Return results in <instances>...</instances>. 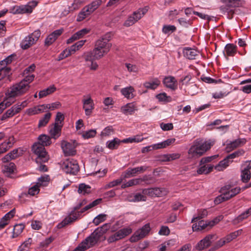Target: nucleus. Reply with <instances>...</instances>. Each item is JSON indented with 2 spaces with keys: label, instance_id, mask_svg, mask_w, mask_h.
<instances>
[{
  "label": "nucleus",
  "instance_id": "obj_1",
  "mask_svg": "<svg viewBox=\"0 0 251 251\" xmlns=\"http://www.w3.org/2000/svg\"><path fill=\"white\" fill-rule=\"evenodd\" d=\"M109 40L106 35L98 40L93 50L86 52V60H90L92 58L100 59L107 54L112 47Z\"/></svg>",
  "mask_w": 251,
  "mask_h": 251
},
{
  "label": "nucleus",
  "instance_id": "obj_2",
  "mask_svg": "<svg viewBox=\"0 0 251 251\" xmlns=\"http://www.w3.org/2000/svg\"><path fill=\"white\" fill-rule=\"evenodd\" d=\"M214 145V142L210 140L204 141L197 139L192 143L188 151V158L197 159L203 155Z\"/></svg>",
  "mask_w": 251,
  "mask_h": 251
},
{
  "label": "nucleus",
  "instance_id": "obj_3",
  "mask_svg": "<svg viewBox=\"0 0 251 251\" xmlns=\"http://www.w3.org/2000/svg\"><path fill=\"white\" fill-rule=\"evenodd\" d=\"M24 76H25V78L20 82L13 85L8 90L11 96L15 97L20 96L28 90L29 84L34 80L35 76L30 74L24 75Z\"/></svg>",
  "mask_w": 251,
  "mask_h": 251
},
{
  "label": "nucleus",
  "instance_id": "obj_4",
  "mask_svg": "<svg viewBox=\"0 0 251 251\" xmlns=\"http://www.w3.org/2000/svg\"><path fill=\"white\" fill-rule=\"evenodd\" d=\"M101 199H98L84 207L79 212H73V213H71L68 217L65 218L62 222L57 225L58 228H62L74 222L77 219L78 217L80 216L81 213H82L85 211L98 205L101 202Z\"/></svg>",
  "mask_w": 251,
  "mask_h": 251
},
{
  "label": "nucleus",
  "instance_id": "obj_5",
  "mask_svg": "<svg viewBox=\"0 0 251 251\" xmlns=\"http://www.w3.org/2000/svg\"><path fill=\"white\" fill-rule=\"evenodd\" d=\"M110 224H105L102 226L96 228L91 235L86 238V241L89 242V244L94 246L100 240V238L105 234L110 228Z\"/></svg>",
  "mask_w": 251,
  "mask_h": 251
},
{
  "label": "nucleus",
  "instance_id": "obj_6",
  "mask_svg": "<svg viewBox=\"0 0 251 251\" xmlns=\"http://www.w3.org/2000/svg\"><path fill=\"white\" fill-rule=\"evenodd\" d=\"M32 150L37 156L36 159L37 163L41 164L42 162H46L49 160V157L45 147L40 143H35L32 146Z\"/></svg>",
  "mask_w": 251,
  "mask_h": 251
},
{
  "label": "nucleus",
  "instance_id": "obj_7",
  "mask_svg": "<svg viewBox=\"0 0 251 251\" xmlns=\"http://www.w3.org/2000/svg\"><path fill=\"white\" fill-rule=\"evenodd\" d=\"M63 171L66 174L75 175L79 171V167L76 160L69 158L65 160L61 164Z\"/></svg>",
  "mask_w": 251,
  "mask_h": 251
},
{
  "label": "nucleus",
  "instance_id": "obj_8",
  "mask_svg": "<svg viewBox=\"0 0 251 251\" xmlns=\"http://www.w3.org/2000/svg\"><path fill=\"white\" fill-rule=\"evenodd\" d=\"M41 32L39 30H36L33 33L25 37L21 43V48L26 50L35 44L40 37Z\"/></svg>",
  "mask_w": 251,
  "mask_h": 251
},
{
  "label": "nucleus",
  "instance_id": "obj_9",
  "mask_svg": "<svg viewBox=\"0 0 251 251\" xmlns=\"http://www.w3.org/2000/svg\"><path fill=\"white\" fill-rule=\"evenodd\" d=\"M150 230V224H147L142 228L136 231L134 234L130 238L129 241L131 242H136L148 235Z\"/></svg>",
  "mask_w": 251,
  "mask_h": 251
},
{
  "label": "nucleus",
  "instance_id": "obj_10",
  "mask_svg": "<svg viewBox=\"0 0 251 251\" xmlns=\"http://www.w3.org/2000/svg\"><path fill=\"white\" fill-rule=\"evenodd\" d=\"M131 232L132 229L130 227L123 228L110 236L107 241L109 244L115 242L125 238Z\"/></svg>",
  "mask_w": 251,
  "mask_h": 251
},
{
  "label": "nucleus",
  "instance_id": "obj_11",
  "mask_svg": "<svg viewBox=\"0 0 251 251\" xmlns=\"http://www.w3.org/2000/svg\"><path fill=\"white\" fill-rule=\"evenodd\" d=\"M83 103V109L85 111V114L87 116H90L94 109V103L90 95L83 96L82 100Z\"/></svg>",
  "mask_w": 251,
  "mask_h": 251
},
{
  "label": "nucleus",
  "instance_id": "obj_12",
  "mask_svg": "<svg viewBox=\"0 0 251 251\" xmlns=\"http://www.w3.org/2000/svg\"><path fill=\"white\" fill-rule=\"evenodd\" d=\"M240 190L241 189L240 187H236L232 188L230 185H227L221 188L220 192L224 193L225 195H226V199L229 200L231 198L239 194Z\"/></svg>",
  "mask_w": 251,
  "mask_h": 251
},
{
  "label": "nucleus",
  "instance_id": "obj_13",
  "mask_svg": "<svg viewBox=\"0 0 251 251\" xmlns=\"http://www.w3.org/2000/svg\"><path fill=\"white\" fill-rule=\"evenodd\" d=\"M143 192L151 197H162L167 194V191L164 188L156 187L144 189Z\"/></svg>",
  "mask_w": 251,
  "mask_h": 251
},
{
  "label": "nucleus",
  "instance_id": "obj_14",
  "mask_svg": "<svg viewBox=\"0 0 251 251\" xmlns=\"http://www.w3.org/2000/svg\"><path fill=\"white\" fill-rule=\"evenodd\" d=\"M148 167L143 166L137 167L133 168H129L125 172L124 178H129L130 177L134 176L137 174L144 173L147 169Z\"/></svg>",
  "mask_w": 251,
  "mask_h": 251
},
{
  "label": "nucleus",
  "instance_id": "obj_15",
  "mask_svg": "<svg viewBox=\"0 0 251 251\" xmlns=\"http://www.w3.org/2000/svg\"><path fill=\"white\" fill-rule=\"evenodd\" d=\"M214 236V235L212 234L206 236L197 244L196 247V249L199 251H201L208 247L211 243V240Z\"/></svg>",
  "mask_w": 251,
  "mask_h": 251
},
{
  "label": "nucleus",
  "instance_id": "obj_16",
  "mask_svg": "<svg viewBox=\"0 0 251 251\" xmlns=\"http://www.w3.org/2000/svg\"><path fill=\"white\" fill-rule=\"evenodd\" d=\"M61 148L66 156L73 155L75 153V146L71 143L67 141H63L61 143Z\"/></svg>",
  "mask_w": 251,
  "mask_h": 251
},
{
  "label": "nucleus",
  "instance_id": "obj_17",
  "mask_svg": "<svg viewBox=\"0 0 251 251\" xmlns=\"http://www.w3.org/2000/svg\"><path fill=\"white\" fill-rule=\"evenodd\" d=\"M215 224L214 221L207 222L204 220H201L198 222L193 224L192 229L194 231L203 230L209 226L210 227L213 226Z\"/></svg>",
  "mask_w": 251,
  "mask_h": 251
},
{
  "label": "nucleus",
  "instance_id": "obj_18",
  "mask_svg": "<svg viewBox=\"0 0 251 251\" xmlns=\"http://www.w3.org/2000/svg\"><path fill=\"white\" fill-rule=\"evenodd\" d=\"M10 92L8 90L6 94L5 99L0 103V113L7 107L10 106L15 101V97L11 96Z\"/></svg>",
  "mask_w": 251,
  "mask_h": 251
},
{
  "label": "nucleus",
  "instance_id": "obj_19",
  "mask_svg": "<svg viewBox=\"0 0 251 251\" xmlns=\"http://www.w3.org/2000/svg\"><path fill=\"white\" fill-rule=\"evenodd\" d=\"M63 30L62 29H59L56 30L50 33L46 38L45 44V45L49 46L52 44L56 39L62 33Z\"/></svg>",
  "mask_w": 251,
  "mask_h": 251
},
{
  "label": "nucleus",
  "instance_id": "obj_20",
  "mask_svg": "<svg viewBox=\"0 0 251 251\" xmlns=\"http://www.w3.org/2000/svg\"><path fill=\"white\" fill-rule=\"evenodd\" d=\"M163 82L166 87L171 89V90H175L177 89V81L174 76H168L165 77Z\"/></svg>",
  "mask_w": 251,
  "mask_h": 251
},
{
  "label": "nucleus",
  "instance_id": "obj_21",
  "mask_svg": "<svg viewBox=\"0 0 251 251\" xmlns=\"http://www.w3.org/2000/svg\"><path fill=\"white\" fill-rule=\"evenodd\" d=\"M246 140L245 139H238L230 143L227 144L226 150L227 152H230L235 149L244 145L246 143Z\"/></svg>",
  "mask_w": 251,
  "mask_h": 251
},
{
  "label": "nucleus",
  "instance_id": "obj_22",
  "mask_svg": "<svg viewBox=\"0 0 251 251\" xmlns=\"http://www.w3.org/2000/svg\"><path fill=\"white\" fill-rule=\"evenodd\" d=\"M37 5V2L32 0L29 2L26 5H23L20 6V14L30 13L32 12L33 9Z\"/></svg>",
  "mask_w": 251,
  "mask_h": 251
},
{
  "label": "nucleus",
  "instance_id": "obj_23",
  "mask_svg": "<svg viewBox=\"0 0 251 251\" xmlns=\"http://www.w3.org/2000/svg\"><path fill=\"white\" fill-rule=\"evenodd\" d=\"M214 166L211 164H202L199 163L197 173L199 175H207L213 171Z\"/></svg>",
  "mask_w": 251,
  "mask_h": 251
},
{
  "label": "nucleus",
  "instance_id": "obj_24",
  "mask_svg": "<svg viewBox=\"0 0 251 251\" xmlns=\"http://www.w3.org/2000/svg\"><path fill=\"white\" fill-rule=\"evenodd\" d=\"M237 52V46L233 44L226 45L224 51L225 56L227 59L228 56H233Z\"/></svg>",
  "mask_w": 251,
  "mask_h": 251
},
{
  "label": "nucleus",
  "instance_id": "obj_25",
  "mask_svg": "<svg viewBox=\"0 0 251 251\" xmlns=\"http://www.w3.org/2000/svg\"><path fill=\"white\" fill-rule=\"evenodd\" d=\"M62 126L63 125L54 124L50 127L49 132L52 138L56 139L60 135Z\"/></svg>",
  "mask_w": 251,
  "mask_h": 251
},
{
  "label": "nucleus",
  "instance_id": "obj_26",
  "mask_svg": "<svg viewBox=\"0 0 251 251\" xmlns=\"http://www.w3.org/2000/svg\"><path fill=\"white\" fill-rule=\"evenodd\" d=\"M20 111V108L19 105H13L11 108L7 110V111L3 114L1 117V120H4L7 118H10L16 114Z\"/></svg>",
  "mask_w": 251,
  "mask_h": 251
},
{
  "label": "nucleus",
  "instance_id": "obj_27",
  "mask_svg": "<svg viewBox=\"0 0 251 251\" xmlns=\"http://www.w3.org/2000/svg\"><path fill=\"white\" fill-rule=\"evenodd\" d=\"M137 110V107L134 103H128L121 107V111L125 114H132Z\"/></svg>",
  "mask_w": 251,
  "mask_h": 251
},
{
  "label": "nucleus",
  "instance_id": "obj_28",
  "mask_svg": "<svg viewBox=\"0 0 251 251\" xmlns=\"http://www.w3.org/2000/svg\"><path fill=\"white\" fill-rule=\"evenodd\" d=\"M184 56L189 59H195L198 55V51L193 49L186 48L183 49Z\"/></svg>",
  "mask_w": 251,
  "mask_h": 251
},
{
  "label": "nucleus",
  "instance_id": "obj_29",
  "mask_svg": "<svg viewBox=\"0 0 251 251\" xmlns=\"http://www.w3.org/2000/svg\"><path fill=\"white\" fill-rule=\"evenodd\" d=\"M160 84V81L157 78H154L149 81L144 83L143 86L147 89L155 90Z\"/></svg>",
  "mask_w": 251,
  "mask_h": 251
},
{
  "label": "nucleus",
  "instance_id": "obj_30",
  "mask_svg": "<svg viewBox=\"0 0 251 251\" xmlns=\"http://www.w3.org/2000/svg\"><path fill=\"white\" fill-rule=\"evenodd\" d=\"M101 0H95L92 1L90 4L85 6L87 12L91 14L94 12L101 5Z\"/></svg>",
  "mask_w": 251,
  "mask_h": 251
},
{
  "label": "nucleus",
  "instance_id": "obj_31",
  "mask_svg": "<svg viewBox=\"0 0 251 251\" xmlns=\"http://www.w3.org/2000/svg\"><path fill=\"white\" fill-rule=\"evenodd\" d=\"M19 149H14L10 152L5 155L3 158L2 161L3 162H8L10 160L14 159L18 157L20 153L19 152Z\"/></svg>",
  "mask_w": 251,
  "mask_h": 251
},
{
  "label": "nucleus",
  "instance_id": "obj_32",
  "mask_svg": "<svg viewBox=\"0 0 251 251\" xmlns=\"http://www.w3.org/2000/svg\"><path fill=\"white\" fill-rule=\"evenodd\" d=\"M134 91V89L132 86L127 87L123 88L121 90L122 94L124 97L127 99H131L133 98L134 96L133 92Z\"/></svg>",
  "mask_w": 251,
  "mask_h": 251
},
{
  "label": "nucleus",
  "instance_id": "obj_33",
  "mask_svg": "<svg viewBox=\"0 0 251 251\" xmlns=\"http://www.w3.org/2000/svg\"><path fill=\"white\" fill-rule=\"evenodd\" d=\"M232 161L227 159V156L223 160L221 161L219 164L215 167L216 170L218 171H222L229 165V163Z\"/></svg>",
  "mask_w": 251,
  "mask_h": 251
},
{
  "label": "nucleus",
  "instance_id": "obj_34",
  "mask_svg": "<svg viewBox=\"0 0 251 251\" xmlns=\"http://www.w3.org/2000/svg\"><path fill=\"white\" fill-rule=\"evenodd\" d=\"M25 228V225L22 224L16 225L13 231L12 238H14L18 237L23 231Z\"/></svg>",
  "mask_w": 251,
  "mask_h": 251
},
{
  "label": "nucleus",
  "instance_id": "obj_35",
  "mask_svg": "<svg viewBox=\"0 0 251 251\" xmlns=\"http://www.w3.org/2000/svg\"><path fill=\"white\" fill-rule=\"evenodd\" d=\"M56 90V88L54 85H52L46 89L40 91L39 93L40 98H44L48 95L53 93Z\"/></svg>",
  "mask_w": 251,
  "mask_h": 251
},
{
  "label": "nucleus",
  "instance_id": "obj_36",
  "mask_svg": "<svg viewBox=\"0 0 251 251\" xmlns=\"http://www.w3.org/2000/svg\"><path fill=\"white\" fill-rule=\"evenodd\" d=\"M220 10L224 13H227L229 19L232 18L233 15L234 13V7H231L226 4L225 5L221 6Z\"/></svg>",
  "mask_w": 251,
  "mask_h": 251
},
{
  "label": "nucleus",
  "instance_id": "obj_37",
  "mask_svg": "<svg viewBox=\"0 0 251 251\" xmlns=\"http://www.w3.org/2000/svg\"><path fill=\"white\" fill-rule=\"evenodd\" d=\"M39 142L38 143H40L43 145V146H47L50 145L51 142L50 140V138L45 134L41 135L38 137Z\"/></svg>",
  "mask_w": 251,
  "mask_h": 251
},
{
  "label": "nucleus",
  "instance_id": "obj_38",
  "mask_svg": "<svg viewBox=\"0 0 251 251\" xmlns=\"http://www.w3.org/2000/svg\"><path fill=\"white\" fill-rule=\"evenodd\" d=\"M184 90L189 95L193 96L197 93V86L195 83H190Z\"/></svg>",
  "mask_w": 251,
  "mask_h": 251
},
{
  "label": "nucleus",
  "instance_id": "obj_39",
  "mask_svg": "<svg viewBox=\"0 0 251 251\" xmlns=\"http://www.w3.org/2000/svg\"><path fill=\"white\" fill-rule=\"evenodd\" d=\"M92 246V245L89 244L88 241H86V238L85 240L82 241L73 251H84Z\"/></svg>",
  "mask_w": 251,
  "mask_h": 251
},
{
  "label": "nucleus",
  "instance_id": "obj_40",
  "mask_svg": "<svg viewBox=\"0 0 251 251\" xmlns=\"http://www.w3.org/2000/svg\"><path fill=\"white\" fill-rule=\"evenodd\" d=\"M121 141L117 138H115L111 141H108L106 143V146L110 150L117 149L120 145Z\"/></svg>",
  "mask_w": 251,
  "mask_h": 251
},
{
  "label": "nucleus",
  "instance_id": "obj_41",
  "mask_svg": "<svg viewBox=\"0 0 251 251\" xmlns=\"http://www.w3.org/2000/svg\"><path fill=\"white\" fill-rule=\"evenodd\" d=\"M149 9L148 6H145L144 8H139L138 10L134 12L132 15L135 18L138 17L139 20L148 12Z\"/></svg>",
  "mask_w": 251,
  "mask_h": 251
},
{
  "label": "nucleus",
  "instance_id": "obj_42",
  "mask_svg": "<svg viewBox=\"0 0 251 251\" xmlns=\"http://www.w3.org/2000/svg\"><path fill=\"white\" fill-rule=\"evenodd\" d=\"M78 193L82 195L89 194L91 192V187L84 183L79 185Z\"/></svg>",
  "mask_w": 251,
  "mask_h": 251
},
{
  "label": "nucleus",
  "instance_id": "obj_43",
  "mask_svg": "<svg viewBox=\"0 0 251 251\" xmlns=\"http://www.w3.org/2000/svg\"><path fill=\"white\" fill-rule=\"evenodd\" d=\"M87 9L84 7L80 12L78 14L77 16L76 21L77 22H81L84 20L88 16L90 15L91 14L89 12H87Z\"/></svg>",
  "mask_w": 251,
  "mask_h": 251
},
{
  "label": "nucleus",
  "instance_id": "obj_44",
  "mask_svg": "<svg viewBox=\"0 0 251 251\" xmlns=\"http://www.w3.org/2000/svg\"><path fill=\"white\" fill-rule=\"evenodd\" d=\"M11 69L7 66H0V80L6 76H9L10 74Z\"/></svg>",
  "mask_w": 251,
  "mask_h": 251
},
{
  "label": "nucleus",
  "instance_id": "obj_45",
  "mask_svg": "<svg viewBox=\"0 0 251 251\" xmlns=\"http://www.w3.org/2000/svg\"><path fill=\"white\" fill-rule=\"evenodd\" d=\"M50 117V113L48 112L46 113L44 116L39 120L38 126L41 127L45 126L48 123Z\"/></svg>",
  "mask_w": 251,
  "mask_h": 251
},
{
  "label": "nucleus",
  "instance_id": "obj_46",
  "mask_svg": "<svg viewBox=\"0 0 251 251\" xmlns=\"http://www.w3.org/2000/svg\"><path fill=\"white\" fill-rule=\"evenodd\" d=\"M249 215L247 213V212L245 211V212L241 213L240 215H239L237 217L235 218L232 221V223L234 225H237L240 222H242L243 220L246 219Z\"/></svg>",
  "mask_w": 251,
  "mask_h": 251
},
{
  "label": "nucleus",
  "instance_id": "obj_47",
  "mask_svg": "<svg viewBox=\"0 0 251 251\" xmlns=\"http://www.w3.org/2000/svg\"><path fill=\"white\" fill-rule=\"evenodd\" d=\"M144 138L140 135H137L132 137H129L127 139H124L123 142L124 143H138L142 141Z\"/></svg>",
  "mask_w": 251,
  "mask_h": 251
},
{
  "label": "nucleus",
  "instance_id": "obj_48",
  "mask_svg": "<svg viewBox=\"0 0 251 251\" xmlns=\"http://www.w3.org/2000/svg\"><path fill=\"white\" fill-rule=\"evenodd\" d=\"M241 176L243 182H247L251 179V172L249 170L242 169Z\"/></svg>",
  "mask_w": 251,
  "mask_h": 251
},
{
  "label": "nucleus",
  "instance_id": "obj_49",
  "mask_svg": "<svg viewBox=\"0 0 251 251\" xmlns=\"http://www.w3.org/2000/svg\"><path fill=\"white\" fill-rule=\"evenodd\" d=\"M86 52L84 53L83 56L84 58V60L86 62H90L91 63L90 65H89V67L91 70L92 71H96L98 68V64L95 61L96 60H98L96 58H92L90 60H86Z\"/></svg>",
  "mask_w": 251,
  "mask_h": 251
},
{
  "label": "nucleus",
  "instance_id": "obj_50",
  "mask_svg": "<svg viewBox=\"0 0 251 251\" xmlns=\"http://www.w3.org/2000/svg\"><path fill=\"white\" fill-rule=\"evenodd\" d=\"M176 29V27L173 25H165L162 28V32L166 34H170L175 32Z\"/></svg>",
  "mask_w": 251,
  "mask_h": 251
},
{
  "label": "nucleus",
  "instance_id": "obj_51",
  "mask_svg": "<svg viewBox=\"0 0 251 251\" xmlns=\"http://www.w3.org/2000/svg\"><path fill=\"white\" fill-rule=\"evenodd\" d=\"M207 215V211L206 209H201L198 211V216L194 217L192 220V222L194 223L198 220H200Z\"/></svg>",
  "mask_w": 251,
  "mask_h": 251
},
{
  "label": "nucleus",
  "instance_id": "obj_52",
  "mask_svg": "<svg viewBox=\"0 0 251 251\" xmlns=\"http://www.w3.org/2000/svg\"><path fill=\"white\" fill-rule=\"evenodd\" d=\"M49 176L46 175L39 177L38 182L36 183L39 187L47 186L49 182Z\"/></svg>",
  "mask_w": 251,
  "mask_h": 251
},
{
  "label": "nucleus",
  "instance_id": "obj_53",
  "mask_svg": "<svg viewBox=\"0 0 251 251\" xmlns=\"http://www.w3.org/2000/svg\"><path fill=\"white\" fill-rule=\"evenodd\" d=\"M139 20V18H135L132 15L129 16L127 19L125 21L124 25L126 26H130L135 24Z\"/></svg>",
  "mask_w": 251,
  "mask_h": 251
},
{
  "label": "nucleus",
  "instance_id": "obj_54",
  "mask_svg": "<svg viewBox=\"0 0 251 251\" xmlns=\"http://www.w3.org/2000/svg\"><path fill=\"white\" fill-rule=\"evenodd\" d=\"M114 133V129L112 126L106 127L101 132L100 136L103 137L110 136Z\"/></svg>",
  "mask_w": 251,
  "mask_h": 251
},
{
  "label": "nucleus",
  "instance_id": "obj_55",
  "mask_svg": "<svg viewBox=\"0 0 251 251\" xmlns=\"http://www.w3.org/2000/svg\"><path fill=\"white\" fill-rule=\"evenodd\" d=\"M242 0H224L223 1L226 4L233 7H238L241 4Z\"/></svg>",
  "mask_w": 251,
  "mask_h": 251
},
{
  "label": "nucleus",
  "instance_id": "obj_56",
  "mask_svg": "<svg viewBox=\"0 0 251 251\" xmlns=\"http://www.w3.org/2000/svg\"><path fill=\"white\" fill-rule=\"evenodd\" d=\"M106 215L105 214H99L94 219L93 222L96 226H98L106 220Z\"/></svg>",
  "mask_w": 251,
  "mask_h": 251
},
{
  "label": "nucleus",
  "instance_id": "obj_57",
  "mask_svg": "<svg viewBox=\"0 0 251 251\" xmlns=\"http://www.w3.org/2000/svg\"><path fill=\"white\" fill-rule=\"evenodd\" d=\"M96 133V130L90 129L84 132L82 134V136L84 139H89L95 137Z\"/></svg>",
  "mask_w": 251,
  "mask_h": 251
},
{
  "label": "nucleus",
  "instance_id": "obj_58",
  "mask_svg": "<svg viewBox=\"0 0 251 251\" xmlns=\"http://www.w3.org/2000/svg\"><path fill=\"white\" fill-rule=\"evenodd\" d=\"M245 153V151L243 149H240L236 151H234L232 153L230 154L227 156V159H229L230 160L233 158L236 157H239L241 155H243Z\"/></svg>",
  "mask_w": 251,
  "mask_h": 251
},
{
  "label": "nucleus",
  "instance_id": "obj_59",
  "mask_svg": "<svg viewBox=\"0 0 251 251\" xmlns=\"http://www.w3.org/2000/svg\"><path fill=\"white\" fill-rule=\"evenodd\" d=\"M156 97L159 101L161 102H169L171 99V97L167 96L166 94L165 93L158 94L156 95Z\"/></svg>",
  "mask_w": 251,
  "mask_h": 251
},
{
  "label": "nucleus",
  "instance_id": "obj_60",
  "mask_svg": "<svg viewBox=\"0 0 251 251\" xmlns=\"http://www.w3.org/2000/svg\"><path fill=\"white\" fill-rule=\"evenodd\" d=\"M191 79V76L190 75H186L183 78H182L179 82L180 85H181L180 88H182L183 85H185V87H186L189 83H191L190 82Z\"/></svg>",
  "mask_w": 251,
  "mask_h": 251
},
{
  "label": "nucleus",
  "instance_id": "obj_61",
  "mask_svg": "<svg viewBox=\"0 0 251 251\" xmlns=\"http://www.w3.org/2000/svg\"><path fill=\"white\" fill-rule=\"evenodd\" d=\"M84 2L83 0H74L71 6V10H76Z\"/></svg>",
  "mask_w": 251,
  "mask_h": 251
},
{
  "label": "nucleus",
  "instance_id": "obj_62",
  "mask_svg": "<svg viewBox=\"0 0 251 251\" xmlns=\"http://www.w3.org/2000/svg\"><path fill=\"white\" fill-rule=\"evenodd\" d=\"M64 118H65V117H64V115H63V114H62V113H61L60 112H58L56 113L54 124H57V125H63V122L64 120Z\"/></svg>",
  "mask_w": 251,
  "mask_h": 251
},
{
  "label": "nucleus",
  "instance_id": "obj_63",
  "mask_svg": "<svg viewBox=\"0 0 251 251\" xmlns=\"http://www.w3.org/2000/svg\"><path fill=\"white\" fill-rule=\"evenodd\" d=\"M15 55L12 54L8 56L5 59L1 61L0 62V66H7V65L12 62L13 61Z\"/></svg>",
  "mask_w": 251,
  "mask_h": 251
},
{
  "label": "nucleus",
  "instance_id": "obj_64",
  "mask_svg": "<svg viewBox=\"0 0 251 251\" xmlns=\"http://www.w3.org/2000/svg\"><path fill=\"white\" fill-rule=\"evenodd\" d=\"M39 191V186L36 183L35 185H33L29 189L28 194L31 196H34L38 194Z\"/></svg>",
  "mask_w": 251,
  "mask_h": 251
}]
</instances>
